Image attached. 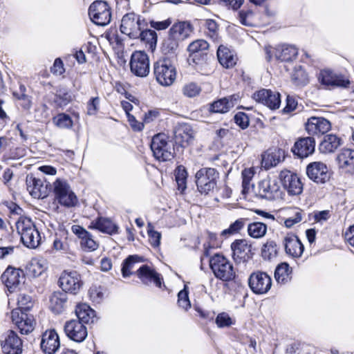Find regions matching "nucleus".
I'll return each mask as SVG.
<instances>
[{
	"label": "nucleus",
	"instance_id": "nucleus-1",
	"mask_svg": "<svg viewBox=\"0 0 354 354\" xmlns=\"http://www.w3.org/2000/svg\"><path fill=\"white\" fill-rule=\"evenodd\" d=\"M16 227L24 245L29 248H36L39 245L40 234L30 218L20 217Z\"/></svg>",
	"mask_w": 354,
	"mask_h": 354
},
{
	"label": "nucleus",
	"instance_id": "nucleus-2",
	"mask_svg": "<svg viewBox=\"0 0 354 354\" xmlns=\"http://www.w3.org/2000/svg\"><path fill=\"white\" fill-rule=\"evenodd\" d=\"M153 73L158 84L163 86L173 84L176 79V68L171 61L168 59H161L153 64Z\"/></svg>",
	"mask_w": 354,
	"mask_h": 354
},
{
	"label": "nucleus",
	"instance_id": "nucleus-3",
	"mask_svg": "<svg viewBox=\"0 0 354 354\" xmlns=\"http://www.w3.org/2000/svg\"><path fill=\"white\" fill-rule=\"evenodd\" d=\"M196 184L202 194H209L216 187L219 174L214 168L205 167L198 170L196 175Z\"/></svg>",
	"mask_w": 354,
	"mask_h": 354
},
{
	"label": "nucleus",
	"instance_id": "nucleus-4",
	"mask_svg": "<svg viewBox=\"0 0 354 354\" xmlns=\"http://www.w3.org/2000/svg\"><path fill=\"white\" fill-rule=\"evenodd\" d=\"M147 23L141 16L130 12L124 15L121 20L120 31L130 38L137 39L140 31L145 29Z\"/></svg>",
	"mask_w": 354,
	"mask_h": 354
},
{
	"label": "nucleus",
	"instance_id": "nucleus-5",
	"mask_svg": "<svg viewBox=\"0 0 354 354\" xmlns=\"http://www.w3.org/2000/svg\"><path fill=\"white\" fill-rule=\"evenodd\" d=\"M53 187L55 198L61 205L71 207L77 205V198L67 180L57 178Z\"/></svg>",
	"mask_w": 354,
	"mask_h": 354
},
{
	"label": "nucleus",
	"instance_id": "nucleus-6",
	"mask_svg": "<svg viewBox=\"0 0 354 354\" xmlns=\"http://www.w3.org/2000/svg\"><path fill=\"white\" fill-rule=\"evenodd\" d=\"M209 266L215 277L227 281L234 279L235 272L230 261L225 257L215 254L209 260Z\"/></svg>",
	"mask_w": 354,
	"mask_h": 354
},
{
	"label": "nucleus",
	"instance_id": "nucleus-7",
	"mask_svg": "<svg viewBox=\"0 0 354 354\" xmlns=\"http://www.w3.org/2000/svg\"><path fill=\"white\" fill-rule=\"evenodd\" d=\"M150 147L153 156L158 160L167 161L174 157L172 147L168 142V137L164 133L154 136Z\"/></svg>",
	"mask_w": 354,
	"mask_h": 354
},
{
	"label": "nucleus",
	"instance_id": "nucleus-8",
	"mask_svg": "<svg viewBox=\"0 0 354 354\" xmlns=\"http://www.w3.org/2000/svg\"><path fill=\"white\" fill-rule=\"evenodd\" d=\"M259 194L268 200H277L282 198L283 191L276 176H268L259 183Z\"/></svg>",
	"mask_w": 354,
	"mask_h": 354
},
{
	"label": "nucleus",
	"instance_id": "nucleus-9",
	"mask_svg": "<svg viewBox=\"0 0 354 354\" xmlns=\"http://www.w3.org/2000/svg\"><path fill=\"white\" fill-rule=\"evenodd\" d=\"M88 15L91 19L97 25L106 26L111 18L110 8L106 2L96 1L89 7Z\"/></svg>",
	"mask_w": 354,
	"mask_h": 354
},
{
	"label": "nucleus",
	"instance_id": "nucleus-10",
	"mask_svg": "<svg viewBox=\"0 0 354 354\" xmlns=\"http://www.w3.org/2000/svg\"><path fill=\"white\" fill-rule=\"evenodd\" d=\"M12 322L17 327L21 334L31 333L35 326L36 322L32 315L19 309H14L11 312Z\"/></svg>",
	"mask_w": 354,
	"mask_h": 354
},
{
	"label": "nucleus",
	"instance_id": "nucleus-11",
	"mask_svg": "<svg viewBox=\"0 0 354 354\" xmlns=\"http://www.w3.org/2000/svg\"><path fill=\"white\" fill-rule=\"evenodd\" d=\"M279 178L289 195L296 196L302 193L303 183L296 174L284 169L281 171Z\"/></svg>",
	"mask_w": 354,
	"mask_h": 354
},
{
	"label": "nucleus",
	"instance_id": "nucleus-12",
	"mask_svg": "<svg viewBox=\"0 0 354 354\" xmlns=\"http://www.w3.org/2000/svg\"><path fill=\"white\" fill-rule=\"evenodd\" d=\"M266 58L268 60L275 57L281 62H290L295 59L298 54V50L294 46L280 45L275 48L269 46L266 48Z\"/></svg>",
	"mask_w": 354,
	"mask_h": 354
},
{
	"label": "nucleus",
	"instance_id": "nucleus-13",
	"mask_svg": "<svg viewBox=\"0 0 354 354\" xmlns=\"http://www.w3.org/2000/svg\"><path fill=\"white\" fill-rule=\"evenodd\" d=\"M0 347L4 354H21L23 350V342L15 331L9 330L2 336Z\"/></svg>",
	"mask_w": 354,
	"mask_h": 354
},
{
	"label": "nucleus",
	"instance_id": "nucleus-14",
	"mask_svg": "<svg viewBox=\"0 0 354 354\" xmlns=\"http://www.w3.org/2000/svg\"><path fill=\"white\" fill-rule=\"evenodd\" d=\"M248 283L254 293L262 295L270 289L272 279L266 272L257 271L250 274Z\"/></svg>",
	"mask_w": 354,
	"mask_h": 354
},
{
	"label": "nucleus",
	"instance_id": "nucleus-15",
	"mask_svg": "<svg viewBox=\"0 0 354 354\" xmlns=\"http://www.w3.org/2000/svg\"><path fill=\"white\" fill-rule=\"evenodd\" d=\"M131 72L138 77H146L149 73V59L143 51H136L131 57Z\"/></svg>",
	"mask_w": 354,
	"mask_h": 354
},
{
	"label": "nucleus",
	"instance_id": "nucleus-16",
	"mask_svg": "<svg viewBox=\"0 0 354 354\" xmlns=\"http://www.w3.org/2000/svg\"><path fill=\"white\" fill-rule=\"evenodd\" d=\"M58 283L59 287L66 294L69 292L75 295L82 286L80 276L75 272H64L61 274Z\"/></svg>",
	"mask_w": 354,
	"mask_h": 354
},
{
	"label": "nucleus",
	"instance_id": "nucleus-17",
	"mask_svg": "<svg viewBox=\"0 0 354 354\" xmlns=\"http://www.w3.org/2000/svg\"><path fill=\"white\" fill-rule=\"evenodd\" d=\"M1 279L8 290L13 292L24 282V272L20 269L9 266L1 274Z\"/></svg>",
	"mask_w": 354,
	"mask_h": 354
},
{
	"label": "nucleus",
	"instance_id": "nucleus-18",
	"mask_svg": "<svg viewBox=\"0 0 354 354\" xmlns=\"http://www.w3.org/2000/svg\"><path fill=\"white\" fill-rule=\"evenodd\" d=\"M64 332L69 339L76 342H83L88 335L86 327L77 319L66 322L64 325Z\"/></svg>",
	"mask_w": 354,
	"mask_h": 354
},
{
	"label": "nucleus",
	"instance_id": "nucleus-19",
	"mask_svg": "<svg viewBox=\"0 0 354 354\" xmlns=\"http://www.w3.org/2000/svg\"><path fill=\"white\" fill-rule=\"evenodd\" d=\"M319 82L326 86L347 88L351 82L342 74L333 73L330 70L321 71L319 75Z\"/></svg>",
	"mask_w": 354,
	"mask_h": 354
},
{
	"label": "nucleus",
	"instance_id": "nucleus-20",
	"mask_svg": "<svg viewBox=\"0 0 354 354\" xmlns=\"http://www.w3.org/2000/svg\"><path fill=\"white\" fill-rule=\"evenodd\" d=\"M252 97L256 102L267 106L270 109H279L281 104L280 94L268 89L263 88L256 91Z\"/></svg>",
	"mask_w": 354,
	"mask_h": 354
},
{
	"label": "nucleus",
	"instance_id": "nucleus-21",
	"mask_svg": "<svg viewBox=\"0 0 354 354\" xmlns=\"http://www.w3.org/2000/svg\"><path fill=\"white\" fill-rule=\"evenodd\" d=\"M331 129L330 122L322 117H311L306 123V130L309 135L320 136Z\"/></svg>",
	"mask_w": 354,
	"mask_h": 354
},
{
	"label": "nucleus",
	"instance_id": "nucleus-22",
	"mask_svg": "<svg viewBox=\"0 0 354 354\" xmlns=\"http://www.w3.org/2000/svg\"><path fill=\"white\" fill-rule=\"evenodd\" d=\"M308 176L317 183H325L330 178L327 166L321 162H313L307 167Z\"/></svg>",
	"mask_w": 354,
	"mask_h": 354
},
{
	"label": "nucleus",
	"instance_id": "nucleus-23",
	"mask_svg": "<svg viewBox=\"0 0 354 354\" xmlns=\"http://www.w3.org/2000/svg\"><path fill=\"white\" fill-rule=\"evenodd\" d=\"M285 158L284 150L274 147L268 149L261 156V165L268 170L283 162Z\"/></svg>",
	"mask_w": 354,
	"mask_h": 354
},
{
	"label": "nucleus",
	"instance_id": "nucleus-24",
	"mask_svg": "<svg viewBox=\"0 0 354 354\" xmlns=\"http://www.w3.org/2000/svg\"><path fill=\"white\" fill-rule=\"evenodd\" d=\"M27 190L35 198H44L48 195V185L44 180L32 175L26 177Z\"/></svg>",
	"mask_w": 354,
	"mask_h": 354
},
{
	"label": "nucleus",
	"instance_id": "nucleus-25",
	"mask_svg": "<svg viewBox=\"0 0 354 354\" xmlns=\"http://www.w3.org/2000/svg\"><path fill=\"white\" fill-rule=\"evenodd\" d=\"M73 238L69 232L64 227H60L55 232L53 248V250L62 252H67L70 250Z\"/></svg>",
	"mask_w": 354,
	"mask_h": 354
},
{
	"label": "nucleus",
	"instance_id": "nucleus-26",
	"mask_svg": "<svg viewBox=\"0 0 354 354\" xmlns=\"http://www.w3.org/2000/svg\"><path fill=\"white\" fill-rule=\"evenodd\" d=\"M59 346V336L55 330H46L42 335L41 348L45 353L54 354Z\"/></svg>",
	"mask_w": 354,
	"mask_h": 354
},
{
	"label": "nucleus",
	"instance_id": "nucleus-27",
	"mask_svg": "<svg viewBox=\"0 0 354 354\" xmlns=\"http://www.w3.org/2000/svg\"><path fill=\"white\" fill-rule=\"evenodd\" d=\"M315 142L312 137L301 138L295 143L292 149L295 155L301 158L308 157L315 151Z\"/></svg>",
	"mask_w": 354,
	"mask_h": 354
},
{
	"label": "nucleus",
	"instance_id": "nucleus-28",
	"mask_svg": "<svg viewBox=\"0 0 354 354\" xmlns=\"http://www.w3.org/2000/svg\"><path fill=\"white\" fill-rule=\"evenodd\" d=\"M136 273L143 283L148 285L153 282L157 287L161 286L160 274L152 268L147 265L142 266Z\"/></svg>",
	"mask_w": 354,
	"mask_h": 354
},
{
	"label": "nucleus",
	"instance_id": "nucleus-29",
	"mask_svg": "<svg viewBox=\"0 0 354 354\" xmlns=\"http://www.w3.org/2000/svg\"><path fill=\"white\" fill-rule=\"evenodd\" d=\"M193 32V27L187 21H178L173 24L169 29V34L180 42L190 37Z\"/></svg>",
	"mask_w": 354,
	"mask_h": 354
},
{
	"label": "nucleus",
	"instance_id": "nucleus-30",
	"mask_svg": "<svg viewBox=\"0 0 354 354\" xmlns=\"http://www.w3.org/2000/svg\"><path fill=\"white\" fill-rule=\"evenodd\" d=\"M284 246L286 254L294 257L299 258L304 252V245L295 235H288L284 239Z\"/></svg>",
	"mask_w": 354,
	"mask_h": 354
},
{
	"label": "nucleus",
	"instance_id": "nucleus-31",
	"mask_svg": "<svg viewBox=\"0 0 354 354\" xmlns=\"http://www.w3.org/2000/svg\"><path fill=\"white\" fill-rule=\"evenodd\" d=\"M194 138V131L187 124L179 125L175 131L176 142L185 147L189 144Z\"/></svg>",
	"mask_w": 354,
	"mask_h": 354
},
{
	"label": "nucleus",
	"instance_id": "nucleus-32",
	"mask_svg": "<svg viewBox=\"0 0 354 354\" xmlns=\"http://www.w3.org/2000/svg\"><path fill=\"white\" fill-rule=\"evenodd\" d=\"M217 57L220 64L226 68L233 67L237 61V57L234 53L224 46L218 47Z\"/></svg>",
	"mask_w": 354,
	"mask_h": 354
},
{
	"label": "nucleus",
	"instance_id": "nucleus-33",
	"mask_svg": "<svg viewBox=\"0 0 354 354\" xmlns=\"http://www.w3.org/2000/svg\"><path fill=\"white\" fill-rule=\"evenodd\" d=\"M234 259L245 260L248 258V254L251 251V245L246 239L236 240L231 245Z\"/></svg>",
	"mask_w": 354,
	"mask_h": 354
},
{
	"label": "nucleus",
	"instance_id": "nucleus-34",
	"mask_svg": "<svg viewBox=\"0 0 354 354\" xmlns=\"http://www.w3.org/2000/svg\"><path fill=\"white\" fill-rule=\"evenodd\" d=\"M89 228L112 234L117 232L118 227L111 220L105 218H99L91 222Z\"/></svg>",
	"mask_w": 354,
	"mask_h": 354
},
{
	"label": "nucleus",
	"instance_id": "nucleus-35",
	"mask_svg": "<svg viewBox=\"0 0 354 354\" xmlns=\"http://www.w3.org/2000/svg\"><path fill=\"white\" fill-rule=\"evenodd\" d=\"M67 295L64 292L57 291L50 298V308L57 314L62 312L67 301Z\"/></svg>",
	"mask_w": 354,
	"mask_h": 354
},
{
	"label": "nucleus",
	"instance_id": "nucleus-36",
	"mask_svg": "<svg viewBox=\"0 0 354 354\" xmlns=\"http://www.w3.org/2000/svg\"><path fill=\"white\" fill-rule=\"evenodd\" d=\"M337 161L339 167L352 169L354 168V150L343 149L337 156Z\"/></svg>",
	"mask_w": 354,
	"mask_h": 354
},
{
	"label": "nucleus",
	"instance_id": "nucleus-37",
	"mask_svg": "<svg viewBox=\"0 0 354 354\" xmlns=\"http://www.w3.org/2000/svg\"><path fill=\"white\" fill-rule=\"evenodd\" d=\"M341 145L342 141L339 138L334 134H328L324 136V140L320 144L319 149L323 153H332Z\"/></svg>",
	"mask_w": 354,
	"mask_h": 354
},
{
	"label": "nucleus",
	"instance_id": "nucleus-38",
	"mask_svg": "<svg viewBox=\"0 0 354 354\" xmlns=\"http://www.w3.org/2000/svg\"><path fill=\"white\" fill-rule=\"evenodd\" d=\"M47 268L46 261L42 258L32 259L27 266V274L32 277L40 276Z\"/></svg>",
	"mask_w": 354,
	"mask_h": 354
},
{
	"label": "nucleus",
	"instance_id": "nucleus-39",
	"mask_svg": "<svg viewBox=\"0 0 354 354\" xmlns=\"http://www.w3.org/2000/svg\"><path fill=\"white\" fill-rule=\"evenodd\" d=\"M75 314L82 323L93 322L95 318V311L86 304H80L76 306Z\"/></svg>",
	"mask_w": 354,
	"mask_h": 354
},
{
	"label": "nucleus",
	"instance_id": "nucleus-40",
	"mask_svg": "<svg viewBox=\"0 0 354 354\" xmlns=\"http://www.w3.org/2000/svg\"><path fill=\"white\" fill-rule=\"evenodd\" d=\"M157 37V34L154 30L142 29L138 38H140L141 41L146 44L147 48L153 52L156 47Z\"/></svg>",
	"mask_w": 354,
	"mask_h": 354
},
{
	"label": "nucleus",
	"instance_id": "nucleus-41",
	"mask_svg": "<svg viewBox=\"0 0 354 354\" xmlns=\"http://www.w3.org/2000/svg\"><path fill=\"white\" fill-rule=\"evenodd\" d=\"M248 234L254 239L263 237L267 232V225L262 222H253L248 225Z\"/></svg>",
	"mask_w": 354,
	"mask_h": 354
},
{
	"label": "nucleus",
	"instance_id": "nucleus-42",
	"mask_svg": "<svg viewBox=\"0 0 354 354\" xmlns=\"http://www.w3.org/2000/svg\"><path fill=\"white\" fill-rule=\"evenodd\" d=\"M180 43V41L177 40L175 37L169 34L168 37L162 44V52L165 55L175 54L178 50Z\"/></svg>",
	"mask_w": 354,
	"mask_h": 354
},
{
	"label": "nucleus",
	"instance_id": "nucleus-43",
	"mask_svg": "<svg viewBox=\"0 0 354 354\" xmlns=\"http://www.w3.org/2000/svg\"><path fill=\"white\" fill-rule=\"evenodd\" d=\"M290 267L286 263H283L279 265L274 272L275 279L279 283H285L288 282L290 279Z\"/></svg>",
	"mask_w": 354,
	"mask_h": 354
},
{
	"label": "nucleus",
	"instance_id": "nucleus-44",
	"mask_svg": "<svg viewBox=\"0 0 354 354\" xmlns=\"http://www.w3.org/2000/svg\"><path fill=\"white\" fill-rule=\"evenodd\" d=\"M140 258L137 255H131L127 258L122 263V273L124 277H128L133 274L131 270L135 264L140 261Z\"/></svg>",
	"mask_w": 354,
	"mask_h": 354
},
{
	"label": "nucleus",
	"instance_id": "nucleus-45",
	"mask_svg": "<svg viewBox=\"0 0 354 354\" xmlns=\"http://www.w3.org/2000/svg\"><path fill=\"white\" fill-rule=\"evenodd\" d=\"M292 80L299 86H303L308 82V75L301 66H296L292 73Z\"/></svg>",
	"mask_w": 354,
	"mask_h": 354
},
{
	"label": "nucleus",
	"instance_id": "nucleus-46",
	"mask_svg": "<svg viewBox=\"0 0 354 354\" xmlns=\"http://www.w3.org/2000/svg\"><path fill=\"white\" fill-rule=\"evenodd\" d=\"M256 173L254 167L245 168L241 172L242 185L243 192H248L252 184L251 183L252 178Z\"/></svg>",
	"mask_w": 354,
	"mask_h": 354
},
{
	"label": "nucleus",
	"instance_id": "nucleus-47",
	"mask_svg": "<svg viewBox=\"0 0 354 354\" xmlns=\"http://www.w3.org/2000/svg\"><path fill=\"white\" fill-rule=\"evenodd\" d=\"M248 219L245 218H241L236 220L234 223L230 224L227 229L224 230L221 234L222 235H233L238 234L244 227L246 224Z\"/></svg>",
	"mask_w": 354,
	"mask_h": 354
},
{
	"label": "nucleus",
	"instance_id": "nucleus-48",
	"mask_svg": "<svg viewBox=\"0 0 354 354\" xmlns=\"http://www.w3.org/2000/svg\"><path fill=\"white\" fill-rule=\"evenodd\" d=\"M176 181L178 186V189L183 191L186 188V182L187 172L185 167L180 165L175 170Z\"/></svg>",
	"mask_w": 354,
	"mask_h": 354
},
{
	"label": "nucleus",
	"instance_id": "nucleus-49",
	"mask_svg": "<svg viewBox=\"0 0 354 354\" xmlns=\"http://www.w3.org/2000/svg\"><path fill=\"white\" fill-rule=\"evenodd\" d=\"M201 87L195 82H188L182 87V93L187 97H194L200 94Z\"/></svg>",
	"mask_w": 354,
	"mask_h": 354
},
{
	"label": "nucleus",
	"instance_id": "nucleus-50",
	"mask_svg": "<svg viewBox=\"0 0 354 354\" xmlns=\"http://www.w3.org/2000/svg\"><path fill=\"white\" fill-rule=\"evenodd\" d=\"M53 123L62 129H69L73 127V120L68 115L65 113L57 114L53 118Z\"/></svg>",
	"mask_w": 354,
	"mask_h": 354
},
{
	"label": "nucleus",
	"instance_id": "nucleus-51",
	"mask_svg": "<svg viewBox=\"0 0 354 354\" xmlns=\"http://www.w3.org/2000/svg\"><path fill=\"white\" fill-rule=\"evenodd\" d=\"M232 103L227 102L226 99L222 98L211 104L210 111L214 113H224L230 111Z\"/></svg>",
	"mask_w": 354,
	"mask_h": 354
},
{
	"label": "nucleus",
	"instance_id": "nucleus-52",
	"mask_svg": "<svg viewBox=\"0 0 354 354\" xmlns=\"http://www.w3.org/2000/svg\"><path fill=\"white\" fill-rule=\"evenodd\" d=\"M209 48V44L204 39H197L188 46L187 50L190 54L203 53Z\"/></svg>",
	"mask_w": 354,
	"mask_h": 354
},
{
	"label": "nucleus",
	"instance_id": "nucleus-53",
	"mask_svg": "<svg viewBox=\"0 0 354 354\" xmlns=\"http://www.w3.org/2000/svg\"><path fill=\"white\" fill-rule=\"evenodd\" d=\"M215 323L218 328H226L234 325L235 319L231 317L227 313L223 312L216 316Z\"/></svg>",
	"mask_w": 354,
	"mask_h": 354
},
{
	"label": "nucleus",
	"instance_id": "nucleus-54",
	"mask_svg": "<svg viewBox=\"0 0 354 354\" xmlns=\"http://www.w3.org/2000/svg\"><path fill=\"white\" fill-rule=\"evenodd\" d=\"M80 245L82 250L89 252L94 251L98 248V243L93 239L89 232L81 239Z\"/></svg>",
	"mask_w": 354,
	"mask_h": 354
},
{
	"label": "nucleus",
	"instance_id": "nucleus-55",
	"mask_svg": "<svg viewBox=\"0 0 354 354\" xmlns=\"http://www.w3.org/2000/svg\"><path fill=\"white\" fill-rule=\"evenodd\" d=\"M292 216L286 218L284 221L286 227L290 228L292 227L295 224H297L301 221L304 211L299 209H294L292 210Z\"/></svg>",
	"mask_w": 354,
	"mask_h": 354
},
{
	"label": "nucleus",
	"instance_id": "nucleus-56",
	"mask_svg": "<svg viewBox=\"0 0 354 354\" xmlns=\"http://www.w3.org/2000/svg\"><path fill=\"white\" fill-rule=\"evenodd\" d=\"M207 32V35L212 38L214 41L218 39V25L213 19H206L205 24Z\"/></svg>",
	"mask_w": 354,
	"mask_h": 354
},
{
	"label": "nucleus",
	"instance_id": "nucleus-57",
	"mask_svg": "<svg viewBox=\"0 0 354 354\" xmlns=\"http://www.w3.org/2000/svg\"><path fill=\"white\" fill-rule=\"evenodd\" d=\"M17 305L18 308L17 309L22 310H28L32 307V301L31 298L29 295L25 294H19L17 297Z\"/></svg>",
	"mask_w": 354,
	"mask_h": 354
},
{
	"label": "nucleus",
	"instance_id": "nucleus-58",
	"mask_svg": "<svg viewBox=\"0 0 354 354\" xmlns=\"http://www.w3.org/2000/svg\"><path fill=\"white\" fill-rule=\"evenodd\" d=\"M276 244L274 241L266 242L262 248V256L265 259H270L272 256L276 254Z\"/></svg>",
	"mask_w": 354,
	"mask_h": 354
},
{
	"label": "nucleus",
	"instance_id": "nucleus-59",
	"mask_svg": "<svg viewBox=\"0 0 354 354\" xmlns=\"http://www.w3.org/2000/svg\"><path fill=\"white\" fill-rule=\"evenodd\" d=\"M239 21L240 22L246 26H252L254 24V14L251 10L239 12Z\"/></svg>",
	"mask_w": 354,
	"mask_h": 354
},
{
	"label": "nucleus",
	"instance_id": "nucleus-60",
	"mask_svg": "<svg viewBox=\"0 0 354 354\" xmlns=\"http://www.w3.org/2000/svg\"><path fill=\"white\" fill-rule=\"evenodd\" d=\"M178 303L179 306L185 310H187L191 306L188 297V292L186 289V286H185V288L180 291L178 295Z\"/></svg>",
	"mask_w": 354,
	"mask_h": 354
},
{
	"label": "nucleus",
	"instance_id": "nucleus-61",
	"mask_svg": "<svg viewBox=\"0 0 354 354\" xmlns=\"http://www.w3.org/2000/svg\"><path fill=\"white\" fill-rule=\"evenodd\" d=\"M90 299L95 303H100L104 297L101 287L93 286L88 290Z\"/></svg>",
	"mask_w": 354,
	"mask_h": 354
},
{
	"label": "nucleus",
	"instance_id": "nucleus-62",
	"mask_svg": "<svg viewBox=\"0 0 354 354\" xmlns=\"http://www.w3.org/2000/svg\"><path fill=\"white\" fill-rule=\"evenodd\" d=\"M234 121L243 129H246L250 123L248 115L243 112H239L234 115Z\"/></svg>",
	"mask_w": 354,
	"mask_h": 354
},
{
	"label": "nucleus",
	"instance_id": "nucleus-63",
	"mask_svg": "<svg viewBox=\"0 0 354 354\" xmlns=\"http://www.w3.org/2000/svg\"><path fill=\"white\" fill-rule=\"evenodd\" d=\"M149 240L151 245L156 248L160 243L161 234L160 232L155 231L151 228L148 230Z\"/></svg>",
	"mask_w": 354,
	"mask_h": 354
},
{
	"label": "nucleus",
	"instance_id": "nucleus-64",
	"mask_svg": "<svg viewBox=\"0 0 354 354\" xmlns=\"http://www.w3.org/2000/svg\"><path fill=\"white\" fill-rule=\"evenodd\" d=\"M100 104V98L98 97H92L87 104V113L88 115H95L98 109Z\"/></svg>",
	"mask_w": 354,
	"mask_h": 354
}]
</instances>
